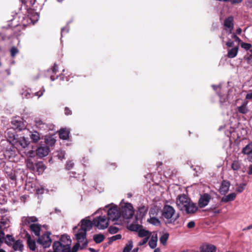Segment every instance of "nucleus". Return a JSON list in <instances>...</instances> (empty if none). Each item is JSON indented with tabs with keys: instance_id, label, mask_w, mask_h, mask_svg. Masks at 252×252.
Returning a JSON list of instances; mask_svg holds the SVG:
<instances>
[{
	"instance_id": "5701e85b",
	"label": "nucleus",
	"mask_w": 252,
	"mask_h": 252,
	"mask_svg": "<svg viewBox=\"0 0 252 252\" xmlns=\"http://www.w3.org/2000/svg\"><path fill=\"white\" fill-rule=\"evenodd\" d=\"M30 138L33 142L36 143L40 139V134L38 132L34 131L30 134Z\"/></svg>"
},
{
	"instance_id": "6e6552de",
	"label": "nucleus",
	"mask_w": 252,
	"mask_h": 252,
	"mask_svg": "<svg viewBox=\"0 0 252 252\" xmlns=\"http://www.w3.org/2000/svg\"><path fill=\"white\" fill-rule=\"evenodd\" d=\"M51 233L49 232H46L41 236H39L37 240L38 244L41 245L44 248H49L52 243V240L50 237Z\"/></svg>"
},
{
	"instance_id": "6e6d98bb",
	"label": "nucleus",
	"mask_w": 252,
	"mask_h": 252,
	"mask_svg": "<svg viewBox=\"0 0 252 252\" xmlns=\"http://www.w3.org/2000/svg\"><path fill=\"white\" fill-rule=\"evenodd\" d=\"M195 226V223L193 221H189L188 224H187V226L189 228H193Z\"/></svg>"
},
{
	"instance_id": "13d9d810",
	"label": "nucleus",
	"mask_w": 252,
	"mask_h": 252,
	"mask_svg": "<svg viewBox=\"0 0 252 252\" xmlns=\"http://www.w3.org/2000/svg\"><path fill=\"white\" fill-rule=\"evenodd\" d=\"M252 99V91L248 93L246 96V99Z\"/></svg>"
},
{
	"instance_id": "7c9ffc66",
	"label": "nucleus",
	"mask_w": 252,
	"mask_h": 252,
	"mask_svg": "<svg viewBox=\"0 0 252 252\" xmlns=\"http://www.w3.org/2000/svg\"><path fill=\"white\" fill-rule=\"evenodd\" d=\"M140 228H142V226L136 223H131L128 226V229L132 231L138 232Z\"/></svg>"
},
{
	"instance_id": "774afa93",
	"label": "nucleus",
	"mask_w": 252,
	"mask_h": 252,
	"mask_svg": "<svg viewBox=\"0 0 252 252\" xmlns=\"http://www.w3.org/2000/svg\"><path fill=\"white\" fill-rule=\"evenodd\" d=\"M138 248H136L134 249L131 251V252H138Z\"/></svg>"
},
{
	"instance_id": "603ef678",
	"label": "nucleus",
	"mask_w": 252,
	"mask_h": 252,
	"mask_svg": "<svg viewBox=\"0 0 252 252\" xmlns=\"http://www.w3.org/2000/svg\"><path fill=\"white\" fill-rule=\"evenodd\" d=\"M64 113L67 116L70 115L72 114L71 110L67 107H65Z\"/></svg>"
},
{
	"instance_id": "de8ad7c7",
	"label": "nucleus",
	"mask_w": 252,
	"mask_h": 252,
	"mask_svg": "<svg viewBox=\"0 0 252 252\" xmlns=\"http://www.w3.org/2000/svg\"><path fill=\"white\" fill-rule=\"evenodd\" d=\"M252 45L250 43H243L241 44V47L246 50H249L252 47Z\"/></svg>"
},
{
	"instance_id": "20e7f679",
	"label": "nucleus",
	"mask_w": 252,
	"mask_h": 252,
	"mask_svg": "<svg viewBox=\"0 0 252 252\" xmlns=\"http://www.w3.org/2000/svg\"><path fill=\"white\" fill-rule=\"evenodd\" d=\"M121 217L126 219L131 218L134 214L133 206L131 203H126L121 205Z\"/></svg>"
},
{
	"instance_id": "ddd939ff",
	"label": "nucleus",
	"mask_w": 252,
	"mask_h": 252,
	"mask_svg": "<svg viewBox=\"0 0 252 252\" xmlns=\"http://www.w3.org/2000/svg\"><path fill=\"white\" fill-rule=\"evenodd\" d=\"M35 127L39 130H47L48 129V125L42 121L40 118H36L34 120Z\"/></svg>"
},
{
	"instance_id": "bf43d9fd",
	"label": "nucleus",
	"mask_w": 252,
	"mask_h": 252,
	"mask_svg": "<svg viewBox=\"0 0 252 252\" xmlns=\"http://www.w3.org/2000/svg\"><path fill=\"white\" fill-rule=\"evenodd\" d=\"M226 45L228 47H231L234 45V42L230 40L226 43Z\"/></svg>"
},
{
	"instance_id": "4c0bfd02",
	"label": "nucleus",
	"mask_w": 252,
	"mask_h": 252,
	"mask_svg": "<svg viewBox=\"0 0 252 252\" xmlns=\"http://www.w3.org/2000/svg\"><path fill=\"white\" fill-rule=\"evenodd\" d=\"M148 221L154 225H158L160 224V221L159 220L155 217H152L149 220H148Z\"/></svg>"
},
{
	"instance_id": "0e129e2a",
	"label": "nucleus",
	"mask_w": 252,
	"mask_h": 252,
	"mask_svg": "<svg viewBox=\"0 0 252 252\" xmlns=\"http://www.w3.org/2000/svg\"><path fill=\"white\" fill-rule=\"evenodd\" d=\"M236 32L238 34H240L242 32V30L241 28H239L236 30Z\"/></svg>"
},
{
	"instance_id": "69168bd1",
	"label": "nucleus",
	"mask_w": 252,
	"mask_h": 252,
	"mask_svg": "<svg viewBox=\"0 0 252 252\" xmlns=\"http://www.w3.org/2000/svg\"><path fill=\"white\" fill-rule=\"evenodd\" d=\"M30 1V3L31 5H33L34 4L35 1V0H28L27 2Z\"/></svg>"
},
{
	"instance_id": "72a5a7b5",
	"label": "nucleus",
	"mask_w": 252,
	"mask_h": 252,
	"mask_svg": "<svg viewBox=\"0 0 252 252\" xmlns=\"http://www.w3.org/2000/svg\"><path fill=\"white\" fill-rule=\"evenodd\" d=\"M15 241L14 238L10 235L6 236L5 243L9 246H11Z\"/></svg>"
},
{
	"instance_id": "4be33fe9",
	"label": "nucleus",
	"mask_w": 252,
	"mask_h": 252,
	"mask_svg": "<svg viewBox=\"0 0 252 252\" xmlns=\"http://www.w3.org/2000/svg\"><path fill=\"white\" fill-rule=\"evenodd\" d=\"M69 131L66 128L61 129L59 131L60 138L63 140H67L69 137Z\"/></svg>"
},
{
	"instance_id": "f8f14e48",
	"label": "nucleus",
	"mask_w": 252,
	"mask_h": 252,
	"mask_svg": "<svg viewBox=\"0 0 252 252\" xmlns=\"http://www.w3.org/2000/svg\"><path fill=\"white\" fill-rule=\"evenodd\" d=\"M50 149L47 146H40L36 150V155L40 158L46 157L49 153Z\"/></svg>"
},
{
	"instance_id": "a878e982",
	"label": "nucleus",
	"mask_w": 252,
	"mask_h": 252,
	"mask_svg": "<svg viewBox=\"0 0 252 252\" xmlns=\"http://www.w3.org/2000/svg\"><path fill=\"white\" fill-rule=\"evenodd\" d=\"M45 169L44 164L41 162L39 161L36 163L35 171L39 173V174L42 173Z\"/></svg>"
},
{
	"instance_id": "7ed1b4c3",
	"label": "nucleus",
	"mask_w": 252,
	"mask_h": 252,
	"mask_svg": "<svg viewBox=\"0 0 252 252\" xmlns=\"http://www.w3.org/2000/svg\"><path fill=\"white\" fill-rule=\"evenodd\" d=\"M38 221V219L35 216L23 217L22 218V222L23 225L30 226V230L32 233L37 237L40 236L41 231V225L36 223Z\"/></svg>"
},
{
	"instance_id": "58836bf2",
	"label": "nucleus",
	"mask_w": 252,
	"mask_h": 252,
	"mask_svg": "<svg viewBox=\"0 0 252 252\" xmlns=\"http://www.w3.org/2000/svg\"><path fill=\"white\" fill-rule=\"evenodd\" d=\"M251 52L252 54L248 56H245L244 58V60L246 61L248 64L252 65V50Z\"/></svg>"
},
{
	"instance_id": "f3484780",
	"label": "nucleus",
	"mask_w": 252,
	"mask_h": 252,
	"mask_svg": "<svg viewBox=\"0 0 252 252\" xmlns=\"http://www.w3.org/2000/svg\"><path fill=\"white\" fill-rule=\"evenodd\" d=\"M14 129H17L18 131H21L25 128V126L22 122L18 121L16 119H13L11 122Z\"/></svg>"
},
{
	"instance_id": "c03bdc74",
	"label": "nucleus",
	"mask_w": 252,
	"mask_h": 252,
	"mask_svg": "<svg viewBox=\"0 0 252 252\" xmlns=\"http://www.w3.org/2000/svg\"><path fill=\"white\" fill-rule=\"evenodd\" d=\"M147 209L145 206H142L139 209L140 215L144 216L147 213Z\"/></svg>"
},
{
	"instance_id": "c756f323",
	"label": "nucleus",
	"mask_w": 252,
	"mask_h": 252,
	"mask_svg": "<svg viewBox=\"0 0 252 252\" xmlns=\"http://www.w3.org/2000/svg\"><path fill=\"white\" fill-rule=\"evenodd\" d=\"M242 153L246 155L252 154V143H249L242 150Z\"/></svg>"
},
{
	"instance_id": "c9c22d12",
	"label": "nucleus",
	"mask_w": 252,
	"mask_h": 252,
	"mask_svg": "<svg viewBox=\"0 0 252 252\" xmlns=\"http://www.w3.org/2000/svg\"><path fill=\"white\" fill-rule=\"evenodd\" d=\"M169 237V234L168 233H164L159 238V241L163 245H165Z\"/></svg>"
},
{
	"instance_id": "c85d7f7f",
	"label": "nucleus",
	"mask_w": 252,
	"mask_h": 252,
	"mask_svg": "<svg viewBox=\"0 0 252 252\" xmlns=\"http://www.w3.org/2000/svg\"><path fill=\"white\" fill-rule=\"evenodd\" d=\"M104 238V236L102 234H95L93 236V239L96 244L102 242Z\"/></svg>"
},
{
	"instance_id": "2eb2a0df",
	"label": "nucleus",
	"mask_w": 252,
	"mask_h": 252,
	"mask_svg": "<svg viewBox=\"0 0 252 252\" xmlns=\"http://www.w3.org/2000/svg\"><path fill=\"white\" fill-rule=\"evenodd\" d=\"M200 250L201 252H216L217 248L213 245L205 244L200 247Z\"/></svg>"
},
{
	"instance_id": "cd10ccee",
	"label": "nucleus",
	"mask_w": 252,
	"mask_h": 252,
	"mask_svg": "<svg viewBox=\"0 0 252 252\" xmlns=\"http://www.w3.org/2000/svg\"><path fill=\"white\" fill-rule=\"evenodd\" d=\"M138 232V236L140 237H150V235H151V234L149 231L143 229L142 228H140L139 229Z\"/></svg>"
},
{
	"instance_id": "a18cd8bd",
	"label": "nucleus",
	"mask_w": 252,
	"mask_h": 252,
	"mask_svg": "<svg viewBox=\"0 0 252 252\" xmlns=\"http://www.w3.org/2000/svg\"><path fill=\"white\" fill-rule=\"evenodd\" d=\"M119 228L115 226H110L109 228V232L111 234H115L118 232Z\"/></svg>"
},
{
	"instance_id": "052dcab7",
	"label": "nucleus",
	"mask_w": 252,
	"mask_h": 252,
	"mask_svg": "<svg viewBox=\"0 0 252 252\" xmlns=\"http://www.w3.org/2000/svg\"><path fill=\"white\" fill-rule=\"evenodd\" d=\"M232 4L239 3L242 1V0H228Z\"/></svg>"
},
{
	"instance_id": "dca6fc26",
	"label": "nucleus",
	"mask_w": 252,
	"mask_h": 252,
	"mask_svg": "<svg viewBox=\"0 0 252 252\" xmlns=\"http://www.w3.org/2000/svg\"><path fill=\"white\" fill-rule=\"evenodd\" d=\"M62 245H63L66 247H70L71 244V240L69 236L67 235H62L60 241H58Z\"/></svg>"
},
{
	"instance_id": "5fc2aeb1",
	"label": "nucleus",
	"mask_w": 252,
	"mask_h": 252,
	"mask_svg": "<svg viewBox=\"0 0 252 252\" xmlns=\"http://www.w3.org/2000/svg\"><path fill=\"white\" fill-rule=\"evenodd\" d=\"M44 91H45V90L43 88H42V90L39 91V92H36V93H35L34 95L38 96V97H40L43 95Z\"/></svg>"
},
{
	"instance_id": "e433bc0d",
	"label": "nucleus",
	"mask_w": 252,
	"mask_h": 252,
	"mask_svg": "<svg viewBox=\"0 0 252 252\" xmlns=\"http://www.w3.org/2000/svg\"><path fill=\"white\" fill-rule=\"evenodd\" d=\"M45 142L47 145L52 146L55 144L56 140L52 137H49L45 139Z\"/></svg>"
},
{
	"instance_id": "6ab92c4d",
	"label": "nucleus",
	"mask_w": 252,
	"mask_h": 252,
	"mask_svg": "<svg viewBox=\"0 0 252 252\" xmlns=\"http://www.w3.org/2000/svg\"><path fill=\"white\" fill-rule=\"evenodd\" d=\"M12 246L13 249L15 251H22L24 248L23 241L21 240L15 241Z\"/></svg>"
},
{
	"instance_id": "423d86ee",
	"label": "nucleus",
	"mask_w": 252,
	"mask_h": 252,
	"mask_svg": "<svg viewBox=\"0 0 252 252\" xmlns=\"http://www.w3.org/2000/svg\"><path fill=\"white\" fill-rule=\"evenodd\" d=\"M108 219L109 220L115 222L121 218L120 209L117 206L110 208L107 211Z\"/></svg>"
},
{
	"instance_id": "2f4dec72",
	"label": "nucleus",
	"mask_w": 252,
	"mask_h": 252,
	"mask_svg": "<svg viewBox=\"0 0 252 252\" xmlns=\"http://www.w3.org/2000/svg\"><path fill=\"white\" fill-rule=\"evenodd\" d=\"M26 165L27 167L32 171H35L36 163L34 164L31 159L26 160Z\"/></svg>"
},
{
	"instance_id": "864d4df0",
	"label": "nucleus",
	"mask_w": 252,
	"mask_h": 252,
	"mask_svg": "<svg viewBox=\"0 0 252 252\" xmlns=\"http://www.w3.org/2000/svg\"><path fill=\"white\" fill-rule=\"evenodd\" d=\"M149 238V237H145L141 241L139 242V245L140 246H142L145 244L147 242Z\"/></svg>"
},
{
	"instance_id": "39448f33",
	"label": "nucleus",
	"mask_w": 252,
	"mask_h": 252,
	"mask_svg": "<svg viewBox=\"0 0 252 252\" xmlns=\"http://www.w3.org/2000/svg\"><path fill=\"white\" fill-rule=\"evenodd\" d=\"M92 225L94 224L99 229H104L106 228L109 225V220L105 216H99L94 219Z\"/></svg>"
},
{
	"instance_id": "4468645a",
	"label": "nucleus",
	"mask_w": 252,
	"mask_h": 252,
	"mask_svg": "<svg viewBox=\"0 0 252 252\" xmlns=\"http://www.w3.org/2000/svg\"><path fill=\"white\" fill-rule=\"evenodd\" d=\"M230 183L227 180H223L219 189V192L221 194H225L229 190Z\"/></svg>"
},
{
	"instance_id": "1a4fd4ad",
	"label": "nucleus",
	"mask_w": 252,
	"mask_h": 252,
	"mask_svg": "<svg viewBox=\"0 0 252 252\" xmlns=\"http://www.w3.org/2000/svg\"><path fill=\"white\" fill-rule=\"evenodd\" d=\"M53 251H49L47 252H70V247H66L59 241H55L53 244Z\"/></svg>"
},
{
	"instance_id": "b1692460",
	"label": "nucleus",
	"mask_w": 252,
	"mask_h": 252,
	"mask_svg": "<svg viewBox=\"0 0 252 252\" xmlns=\"http://www.w3.org/2000/svg\"><path fill=\"white\" fill-rule=\"evenodd\" d=\"M9 220L6 217H2L0 221V230L3 229V228H6L7 225L9 224Z\"/></svg>"
},
{
	"instance_id": "ea45409f",
	"label": "nucleus",
	"mask_w": 252,
	"mask_h": 252,
	"mask_svg": "<svg viewBox=\"0 0 252 252\" xmlns=\"http://www.w3.org/2000/svg\"><path fill=\"white\" fill-rule=\"evenodd\" d=\"M122 237L121 235L120 234H117L115 236H113L112 237H111L109 238V244H111L112 242H113L114 241H116L117 240L120 239Z\"/></svg>"
},
{
	"instance_id": "9d476101",
	"label": "nucleus",
	"mask_w": 252,
	"mask_h": 252,
	"mask_svg": "<svg viewBox=\"0 0 252 252\" xmlns=\"http://www.w3.org/2000/svg\"><path fill=\"white\" fill-rule=\"evenodd\" d=\"M224 26L225 30L228 34L232 33L234 28V18L232 16H229L224 20Z\"/></svg>"
},
{
	"instance_id": "680f3d73",
	"label": "nucleus",
	"mask_w": 252,
	"mask_h": 252,
	"mask_svg": "<svg viewBox=\"0 0 252 252\" xmlns=\"http://www.w3.org/2000/svg\"><path fill=\"white\" fill-rule=\"evenodd\" d=\"M252 229V224L251 225H250L248 226L247 227L243 229V231L246 230H250Z\"/></svg>"
},
{
	"instance_id": "393cba45",
	"label": "nucleus",
	"mask_w": 252,
	"mask_h": 252,
	"mask_svg": "<svg viewBox=\"0 0 252 252\" xmlns=\"http://www.w3.org/2000/svg\"><path fill=\"white\" fill-rule=\"evenodd\" d=\"M27 243L30 249L32 251H35L36 249L35 242L34 240L31 239L30 235L28 237Z\"/></svg>"
},
{
	"instance_id": "412c9836",
	"label": "nucleus",
	"mask_w": 252,
	"mask_h": 252,
	"mask_svg": "<svg viewBox=\"0 0 252 252\" xmlns=\"http://www.w3.org/2000/svg\"><path fill=\"white\" fill-rule=\"evenodd\" d=\"M239 47L238 46L228 50L227 56L229 58H233L235 57L238 53Z\"/></svg>"
},
{
	"instance_id": "8fccbe9b",
	"label": "nucleus",
	"mask_w": 252,
	"mask_h": 252,
	"mask_svg": "<svg viewBox=\"0 0 252 252\" xmlns=\"http://www.w3.org/2000/svg\"><path fill=\"white\" fill-rule=\"evenodd\" d=\"M4 237V233L2 230H0V246L3 242V240Z\"/></svg>"
},
{
	"instance_id": "a211bd4d",
	"label": "nucleus",
	"mask_w": 252,
	"mask_h": 252,
	"mask_svg": "<svg viewBox=\"0 0 252 252\" xmlns=\"http://www.w3.org/2000/svg\"><path fill=\"white\" fill-rule=\"evenodd\" d=\"M248 102L247 100H245L242 104V105L237 107V110L239 113L242 114H246L249 112V109L248 107Z\"/></svg>"
},
{
	"instance_id": "bb28decb",
	"label": "nucleus",
	"mask_w": 252,
	"mask_h": 252,
	"mask_svg": "<svg viewBox=\"0 0 252 252\" xmlns=\"http://www.w3.org/2000/svg\"><path fill=\"white\" fill-rule=\"evenodd\" d=\"M158 237L157 235L156 236H152L149 242V245L152 249H155L157 245Z\"/></svg>"
},
{
	"instance_id": "aec40b11",
	"label": "nucleus",
	"mask_w": 252,
	"mask_h": 252,
	"mask_svg": "<svg viewBox=\"0 0 252 252\" xmlns=\"http://www.w3.org/2000/svg\"><path fill=\"white\" fill-rule=\"evenodd\" d=\"M236 197V194L235 193H231L227 195H225L221 198V201L224 203H227L229 201L234 200Z\"/></svg>"
},
{
	"instance_id": "0eeeda50",
	"label": "nucleus",
	"mask_w": 252,
	"mask_h": 252,
	"mask_svg": "<svg viewBox=\"0 0 252 252\" xmlns=\"http://www.w3.org/2000/svg\"><path fill=\"white\" fill-rule=\"evenodd\" d=\"M175 213V210L172 206L168 205H165L163 207L162 215L165 219H170L173 218L174 221L176 220L179 218V215H177L176 216L174 217Z\"/></svg>"
},
{
	"instance_id": "f03ea898",
	"label": "nucleus",
	"mask_w": 252,
	"mask_h": 252,
	"mask_svg": "<svg viewBox=\"0 0 252 252\" xmlns=\"http://www.w3.org/2000/svg\"><path fill=\"white\" fill-rule=\"evenodd\" d=\"M176 203L180 210L185 211L187 214H193L198 209L196 204L192 202L185 194H181L177 196Z\"/></svg>"
},
{
	"instance_id": "a19ab883",
	"label": "nucleus",
	"mask_w": 252,
	"mask_h": 252,
	"mask_svg": "<svg viewBox=\"0 0 252 252\" xmlns=\"http://www.w3.org/2000/svg\"><path fill=\"white\" fill-rule=\"evenodd\" d=\"M19 142L20 145L24 148L27 147L29 145L28 141H27L24 137H23L22 139L20 140Z\"/></svg>"
},
{
	"instance_id": "49530a36",
	"label": "nucleus",
	"mask_w": 252,
	"mask_h": 252,
	"mask_svg": "<svg viewBox=\"0 0 252 252\" xmlns=\"http://www.w3.org/2000/svg\"><path fill=\"white\" fill-rule=\"evenodd\" d=\"M74 164L72 161H69L66 162L65 168L67 170L72 168Z\"/></svg>"
},
{
	"instance_id": "9b49d317",
	"label": "nucleus",
	"mask_w": 252,
	"mask_h": 252,
	"mask_svg": "<svg viewBox=\"0 0 252 252\" xmlns=\"http://www.w3.org/2000/svg\"><path fill=\"white\" fill-rule=\"evenodd\" d=\"M211 199V195L208 193H204L201 195L198 200V206L200 208H203L205 207L208 204Z\"/></svg>"
},
{
	"instance_id": "f257e3e1",
	"label": "nucleus",
	"mask_w": 252,
	"mask_h": 252,
	"mask_svg": "<svg viewBox=\"0 0 252 252\" xmlns=\"http://www.w3.org/2000/svg\"><path fill=\"white\" fill-rule=\"evenodd\" d=\"M92 228V223L90 220L83 219L81 220V225L79 228L77 226L73 227V232L77 241L76 244L73 247L70 252H77L80 246V249L86 248L88 244L86 238V232Z\"/></svg>"
},
{
	"instance_id": "09e8293b",
	"label": "nucleus",
	"mask_w": 252,
	"mask_h": 252,
	"mask_svg": "<svg viewBox=\"0 0 252 252\" xmlns=\"http://www.w3.org/2000/svg\"><path fill=\"white\" fill-rule=\"evenodd\" d=\"M244 189H245V185L241 184L240 186H239V187L237 188L236 190L238 193H241L244 190Z\"/></svg>"
},
{
	"instance_id": "473e14b6",
	"label": "nucleus",
	"mask_w": 252,
	"mask_h": 252,
	"mask_svg": "<svg viewBox=\"0 0 252 252\" xmlns=\"http://www.w3.org/2000/svg\"><path fill=\"white\" fill-rule=\"evenodd\" d=\"M133 247V242L129 240L123 249V252H130Z\"/></svg>"
},
{
	"instance_id": "f704fd0d",
	"label": "nucleus",
	"mask_w": 252,
	"mask_h": 252,
	"mask_svg": "<svg viewBox=\"0 0 252 252\" xmlns=\"http://www.w3.org/2000/svg\"><path fill=\"white\" fill-rule=\"evenodd\" d=\"M241 168V163L238 160H235L231 164V168L234 171H237Z\"/></svg>"
},
{
	"instance_id": "79ce46f5",
	"label": "nucleus",
	"mask_w": 252,
	"mask_h": 252,
	"mask_svg": "<svg viewBox=\"0 0 252 252\" xmlns=\"http://www.w3.org/2000/svg\"><path fill=\"white\" fill-rule=\"evenodd\" d=\"M22 96L27 98L32 97L33 96V94H31L29 91L26 90L22 93Z\"/></svg>"
},
{
	"instance_id": "4d7b16f0",
	"label": "nucleus",
	"mask_w": 252,
	"mask_h": 252,
	"mask_svg": "<svg viewBox=\"0 0 252 252\" xmlns=\"http://www.w3.org/2000/svg\"><path fill=\"white\" fill-rule=\"evenodd\" d=\"M52 72L56 73L58 70V67L56 63H54L53 67L52 68Z\"/></svg>"
},
{
	"instance_id": "3c124183",
	"label": "nucleus",
	"mask_w": 252,
	"mask_h": 252,
	"mask_svg": "<svg viewBox=\"0 0 252 252\" xmlns=\"http://www.w3.org/2000/svg\"><path fill=\"white\" fill-rule=\"evenodd\" d=\"M231 34H232V35H231L232 38L233 39H234L235 41L239 42L241 41V39H240V38L239 37H238L235 33H232Z\"/></svg>"
},
{
	"instance_id": "e2e57ef3",
	"label": "nucleus",
	"mask_w": 252,
	"mask_h": 252,
	"mask_svg": "<svg viewBox=\"0 0 252 252\" xmlns=\"http://www.w3.org/2000/svg\"><path fill=\"white\" fill-rule=\"evenodd\" d=\"M248 174L249 175H252V165L250 166Z\"/></svg>"
},
{
	"instance_id": "338daca9",
	"label": "nucleus",
	"mask_w": 252,
	"mask_h": 252,
	"mask_svg": "<svg viewBox=\"0 0 252 252\" xmlns=\"http://www.w3.org/2000/svg\"><path fill=\"white\" fill-rule=\"evenodd\" d=\"M89 251H91V252H97L98 251H95L94 249L93 248H90L89 249Z\"/></svg>"
},
{
	"instance_id": "37998d69",
	"label": "nucleus",
	"mask_w": 252,
	"mask_h": 252,
	"mask_svg": "<svg viewBox=\"0 0 252 252\" xmlns=\"http://www.w3.org/2000/svg\"><path fill=\"white\" fill-rule=\"evenodd\" d=\"M19 50L15 47H12L10 49V54L12 57L14 58L15 55L18 53Z\"/></svg>"
}]
</instances>
